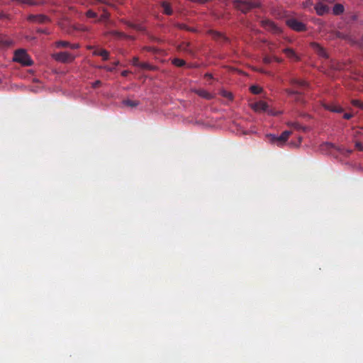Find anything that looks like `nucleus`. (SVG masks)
<instances>
[{"mask_svg": "<svg viewBox=\"0 0 363 363\" xmlns=\"http://www.w3.org/2000/svg\"><path fill=\"white\" fill-rule=\"evenodd\" d=\"M121 22L123 23L125 25H126L128 27L133 29L135 23H133L131 22L124 20V19H122Z\"/></svg>", "mask_w": 363, "mask_h": 363, "instance_id": "nucleus-37", "label": "nucleus"}, {"mask_svg": "<svg viewBox=\"0 0 363 363\" xmlns=\"http://www.w3.org/2000/svg\"><path fill=\"white\" fill-rule=\"evenodd\" d=\"M101 84H102L101 81L96 80V81H95L94 82L92 83V87L94 89H96V88H98V87L101 86Z\"/></svg>", "mask_w": 363, "mask_h": 363, "instance_id": "nucleus-38", "label": "nucleus"}, {"mask_svg": "<svg viewBox=\"0 0 363 363\" xmlns=\"http://www.w3.org/2000/svg\"><path fill=\"white\" fill-rule=\"evenodd\" d=\"M261 25L267 30L273 33H279L281 32L280 28H279L273 21L269 19H264L261 21Z\"/></svg>", "mask_w": 363, "mask_h": 363, "instance_id": "nucleus-7", "label": "nucleus"}, {"mask_svg": "<svg viewBox=\"0 0 363 363\" xmlns=\"http://www.w3.org/2000/svg\"><path fill=\"white\" fill-rule=\"evenodd\" d=\"M27 20L31 23H36L40 24L50 21L49 17L43 14H30L28 16Z\"/></svg>", "mask_w": 363, "mask_h": 363, "instance_id": "nucleus-9", "label": "nucleus"}, {"mask_svg": "<svg viewBox=\"0 0 363 363\" xmlns=\"http://www.w3.org/2000/svg\"><path fill=\"white\" fill-rule=\"evenodd\" d=\"M100 50H101V49H96V50L93 52V55H96V56H99V53H100Z\"/></svg>", "mask_w": 363, "mask_h": 363, "instance_id": "nucleus-48", "label": "nucleus"}, {"mask_svg": "<svg viewBox=\"0 0 363 363\" xmlns=\"http://www.w3.org/2000/svg\"><path fill=\"white\" fill-rule=\"evenodd\" d=\"M312 5V1L311 0H306L304 2H303V6L305 8H308Z\"/></svg>", "mask_w": 363, "mask_h": 363, "instance_id": "nucleus-41", "label": "nucleus"}, {"mask_svg": "<svg viewBox=\"0 0 363 363\" xmlns=\"http://www.w3.org/2000/svg\"><path fill=\"white\" fill-rule=\"evenodd\" d=\"M114 65H118V62H114Z\"/></svg>", "mask_w": 363, "mask_h": 363, "instance_id": "nucleus-54", "label": "nucleus"}, {"mask_svg": "<svg viewBox=\"0 0 363 363\" xmlns=\"http://www.w3.org/2000/svg\"><path fill=\"white\" fill-rule=\"evenodd\" d=\"M286 23L289 28L295 31L301 32L306 30V25L296 18H289Z\"/></svg>", "mask_w": 363, "mask_h": 363, "instance_id": "nucleus-6", "label": "nucleus"}, {"mask_svg": "<svg viewBox=\"0 0 363 363\" xmlns=\"http://www.w3.org/2000/svg\"><path fill=\"white\" fill-rule=\"evenodd\" d=\"M323 147L329 150L330 153H332L333 151H337L340 154L346 157L349 156L352 152V150L345 149L342 147H337L335 145L330 143H324L323 145Z\"/></svg>", "mask_w": 363, "mask_h": 363, "instance_id": "nucleus-4", "label": "nucleus"}, {"mask_svg": "<svg viewBox=\"0 0 363 363\" xmlns=\"http://www.w3.org/2000/svg\"><path fill=\"white\" fill-rule=\"evenodd\" d=\"M274 61H276L277 62H279V63H281L282 62L283 60L279 58V57H275L274 56L273 58H272Z\"/></svg>", "mask_w": 363, "mask_h": 363, "instance_id": "nucleus-47", "label": "nucleus"}, {"mask_svg": "<svg viewBox=\"0 0 363 363\" xmlns=\"http://www.w3.org/2000/svg\"><path fill=\"white\" fill-rule=\"evenodd\" d=\"M145 49L147 51H153V50H154L152 48H150V47H147Z\"/></svg>", "mask_w": 363, "mask_h": 363, "instance_id": "nucleus-50", "label": "nucleus"}, {"mask_svg": "<svg viewBox=\"0 0 363 363\" xmlns=\"http://www.w3.org/2000/svg\"><path fill=\"white\" fill-rule=\"evenodd\" d=\"M13 42L10 39L6 38L3 35H0V48L4 49L10 47Z\"/></svg>", "mask_w": 363, "mask_h": 363, "instance_id": "nucleus-18", "label": "nucleus"}, {"mask_svg": "<svg viewBox=\"0 0 363 363\" xmlns=\"http://www.w3.org/2000/svg\"><path fill=\"white\" fill-rule=\"evenodd\" d=\"M114 65H118V62H114Z\"/></svg>", "mask_w": 363, "mask_h": 363, "instance_id": "nucleus-55", "label": "nucleus"}, {"mask_svg": "<svg viewBox=\"0 0 363 363\" xmlns=\"http://www.w3.org/2000/svg\"><path fill=\"white\" fill-rule=\"evenodd\" d=\"M132 63L134 66L139 67L140 62H139V59L138 57H134L133 58Z\"/></svg>", "mask_w": 363, "mask_h": 363, "instance_id": "nucleus-40", "label": "nucleus"}, {"mask_svg": "<svg viewBox=\"0 0 363 363\" xmlns=\"http://www.w3.org/2000/svg\"><path fill=\"white\" fill-rule=\"evenodd\" d=\"M161 6L163 9V13L170 16L173 13V10L169 3L167 1H162L161 3Z\"/></svg>", "mask_w": 363, "mask_h": 363, "instance_id": "nucleus-19", "label": "nucleus"}, {"mask_svg": "<svg viewBox=\"0 0 363 363\" xmlns=\"http://www.w3.org/2000/svg\"><path fill=\"white\" fill-rule=\"evenodd\" d=\"M298 140H299V143H301V140H302V138H301V137H299V138H298Z\"/></svg>", "mask_w": 363, "mask_h": 363, "instance_id": "nucleus-53", "label": "nucleus"}, {"mask_svg": "<svg viewBox=\"0 0 363 363\" xmlns=\"http://www.w3.org/2000/svg\"><path fill=\"white\" fill-rule=\"evenodd\" d=\"M272 58L269 57V56H265L264 58H263V62L264 64H270L272 62Z\"/></svg>", "mask_w": 363, "mask_h": 363, "instance_id": "nucleus-39", "label": "nucleus"}, {"mask_svg": "<svg viewBox=\"0 0 363 363\" xmlns=\"http://www.w3.org/2000/svg\"><path fill=\"white\" fill-rule=\"evenodd\" d=\"M173 65H174L177 67H183L186 62L184 60L179 59V58H175L172 61Z\"/></svg>", "mask_w": 363, "mask_h": 363, "instance_id": "nucleus-29", "label": "nucleus"}, {"mask_svg": "<svg viewBox=\"0 0 363 363\" xmlns=\"http://www.w3.org/2000/svg\"><path fill=\"white\" fill-rule=\"evenodd\" d=\"M130 73V71H128V70H123V71H122V72H121V75H122L123 77H127Z\"/></svg>", "mask_w": 363, "mask_h": 363, "instance_id": "nucleus-46", "label": "nucleus"}, {"mask_svg": "<svg viewBox=\"0 0 363 363\" xmlns=\"http://www.w3.org/2000/svg\"><path fill=\"white\" fill-rule=\"evenodd\" d=\"M93 48H94L93 46L89 45V46H88V47H87V49L91 50V49H92Z\"/></svg>", "mask_w": 363, "mask_h": 363, "instance_id": "nucleus-52", "label": "nucleus"}, {"mask_svg": "<svg viewBox=\"0 0 363 363\" xmlns=\"http://www.w3.org/2000/svg\"><path fill=\"white\" fill-rule=\"evenodd\" d=\"M250 91L252 93H253L255 94H258L261 93L262 88L259 87V86L253 85L250 87Z\"/></svg>", "mask_w": 363, "mask_h": 363, "instance_id": "nucleus-32", "label": "nucleus"}, {"mask_svg": "<svg viewBox=\"0 0 363 363\" xmlns=\"http://www.w3.org/2000/svg\"><path fill=\"white\" fill-rule=\"evenodd\" d=\"M251 107L254 111H255L257 112H260V111H266L267 110L268 105L266 102L259 101L258 102H255V103L252 104L251 105Z\"/></svg>", "mask_w": 363, "mask_h": 363, "instance_id": "nucleus-13", "label": "nucleus"}, {"mask_svg": "<svg viewBox=\"0 0 363 363\" xmlns=\"http://www.w3.org/2000/svg\"><path fill=\"white\" fill-rule=\"evenodd\" d=\"M111 35L116 37V38H126V39H128V40H135V37L133 36V35H126L124 33H122V32H120V31H117V30H112L110 32Z\"/></svg>", "mask_w": 363, "mask_h": 363, "instance_id": "nucleus-16", "label": "nucleus"}, {"mask_svg": "<svg viewBox=\"0 0 363 363\" xmlns=\"http://www.w3.org/2000/svg\"><path fill=\"white\" fill-rule=\"evenodd\" d=\"M139 67L145 69H152V67L147 62H140Z\"/></svg>", "mask_w": 363, "mask_h": 363, "instance_id": "nucleus-34", "label": "nucleus"}, {"mask_svg": "<svg viewBox=\"0 0 363 363\" xmlns=\"http://www.w3.org/2000/svg\"><path fill=\"white\" fill-rule=\"evenodd\" d=\"M104 68L107 70V71H111L112 69L110 68V67H104Z\"/></svg>", "mask_w": 363, "mask_h": 363, "instance_id": "nucleus-51", "label": "nucleus"}, {"mask_svg": "<svg viewBox=\"0 0 363 363\" xmlns=\"http://www.w3.org/2000/svg\"><path fill=\"white\" fill-rule=\"evenodd\" d=\"M286 91L288 94V95H289V96H295V99L297 101H301V93L300 91H294V90H291V89H286Z\"/></svg>", "mask_w": 363, "mask_h": 363, "instance_id": "nucleus-23", "label": "nucleus"}, {"mask_svg": "<svg viewBox=\"0 0 363 363\" xmlns=\"http://www.w3.org/2000/svg\"><path fill=\"white\" fill-rule=\"evenodd\" d=\"M333 11L335 15H340L344 12V6L340 4H337L334 6Z\"/></svg>", "mask_w": 363, "mask_h": 363, "instance_id": "nucleus-26", "label": "nucleus"}, {"mask_svg": "<svg viewBox=\"0 0 363 363\" xmlns=\"http://www.w3.org/2000/svg\"><path fill=\"white\" fill-rule=\"evenodd\" d=\"M93 4L101 3L106 5H109L110 4L106 0H93Z\"/></svg>", "mask_w": 363, "mask_h": 363, "instance_id": "nucleus-43", "label": "nucleus"}, {"mask_svg": "<svg viewBox=\"0 0 363 363\" xmlns=\"http://www.w3.org/2000/svg\"><path fill=\"white\" fill-rule=\"evenodd\" d=\"M291 133L292 132L291 130H285L282 132L279 136L270 134L268 135L267 137L269 138L272 143H276L277 145L281 146L287 141L288 138L291 135Z\"/></svg>", "mask_w": 363, "mask_h": 363, "instance_id": "nucleus-3", "label": "nucleus"}, {"mask_svg": "<svg viewBox=\"0 0 363 363\" xmlns=\"http://www.w3.org/2000/svg\"><path fill=\"white\" fill-rule=\"evenodd\" d=\"M261 25L267 30L273 33H279L281 32L280 28H279L273 21L269 19H264L261 21Z\"/></svg>", "mask_w": 363, "mask_h": 363, "instance_id": "nucleus-8", "label": "nucleus"}, {"mask_svg": "<svg viewBox=\"0 0 363 363\" xmlns=\"http://www.w3.org/2000/svg\"><path fill=\"white\" fill-rule=\"evenodd\" d=\"M283 52L286 54V55L290 58V59H293L296 61H298L299 60V57H298V55H296V53L295 52V51L294 50H292L291 48H285Z\"/></svg>", "mask_w": 363, "mask_h": 363, "instance_id": "nucleus-17", "label": "nucleus"}, {"mask_svg": "<svg viewBox=\"0 0 363 363\" xmlns=\"http://www.w3.org/2000/svg\"><path fill=\"white\" fill-rule=\"evenodd\" d=\"M351 104L356 107H358L359 108L363 110V101H361L358 99H352L351 101Z\"/></svg>", "mask_w": 363, "mask_h": 363, "instance_id": "nucleus-31", "label": "nucleus"}, {"mask_svg": "<svg viewBox=\"0 0 363 363\" xmlns=\"http://www.w3.org/2000/svg\"><path fill=\"white\" fill-rule=\"evenodd\" d=\"M86 16L88 18H96L97 13L92 10H88L86 13Z\"/></svg>", "mask_w": 363, "mask_h": 363, "instance_id": "nucleus-35", "label": "nucleus"}, {"mask_svg": "<svg viewBox=\"0 0 363 363\" xmlns=\"http://www.w3.org/2000/svg\"><path fill=\"white\" fill-rule=\"evenodd\" d=\"M133 29H135L138 31H141V32L145 31V28L141 24H135V23Z\"/></svg>", "mask_w": 363, "mask_h": 363, "instance_id": "nucleus-36", "label": "nucleus"}, {"mask_svg": "<svg viewBox=\"0 0 363 363\" xmlns=\"http://www.w3.org/2000/svg\"><path fill=\"white\" fill-rule=\"evenodd\" d=\"M287 125L298 131L307 132L309 130L308 126H303L298 122H288Z\"/></svg>", "mask_w": 363, "mask_h": 363, "instance_id": "nucleus-14", "label": "nucleus"}, {"mask_svg": "<svg viewBox=\"0 0 363 363\" xmlns=\"http://www.w3.org/2000/svg\"><path fill=\"white\" fill-rule=\"evenodd\" d=\"M352 117V114L346 113L344 114L343 118L346 120H349Z\"/></svg>", "mask_w": 363, "mask_h": 363, "instance_id": "nucleus-45", "label": "nucleus"}, {"mask_svg": "<svg viewBox=\"0 0 363 363\" xmlns=\"http://www.w3.org/2000/svg\"><path fill=\"white\" fill-rule=\"evenodd\" d=\"M13 60L24 66H30L33 61L25 50L19 49L15 51Z\"/></svg>", "mask_w": 363, "mask_h": 363, "instance_id": "nucleus-2", "label": "nucleus"}, {"mask_svg": "<svg viewBox=\"0 0 363 363\" xmlns=\"http://www.w3.org/2000/svg\"><path fill=\"white\" fill-rule=\"evenodd\" d=\"M122 103L124 106L130 108H135L140 104V102L138 101H133L130 99H124Z\"/></svg>", "mask_w": 363, "mask_h": 363, "instance_id": "nucleus-22", "label": "nucleus"}, {"mask_svg": "<svg viewBox=\"0 0 363 363\" xmlns=\"http://www.w3.org/2000/svg\"><path fill=\"white\" fill-rule=\"evenodd\" d=\"M37 32L38 33H45V34H49V31L46 29H42V28H39L37 30Z\"/></svg>", "mask_w": 363, "mask_h": 363, "instance_id": "nucleus-44", "label": "nucleus"}, {"mask_svg": "<svg viewBox=\"0 0 363 363\" xmlns=\"http://www.w3.org/2000/svg\"><path fill=\"white\" fill-rule=\"evenodd\" d=\"M310 45L313 48V50L319 55V57L324 59L329 58L327 51L319 43L313 42L311 43Z\"/></svg>", "mask_w": 363, "mask_h": 363, "instance_id": "nucleus-10", "label": "nucleus"}, {"mask_svg": "<svg viewBox=\"0 0 363 363\" xmlns=\"http://www.w3.org/2000/svg\"><path fill=\"white\" fill-rule=\"evenodd\" d=\"M291 84L294 85H296L299 87H307L308 85L307 82H306L304 80L296 79H292Z\"/></svg>", "mask_w": 363, "mask_h": 363, "instance_id": "nucleus-24", "label": "nucleus"}, {"mask_svg": "<svg viewBox=\"0 0 363 363\" xmlns=\"http://www.w3.org/2000/svg\"><path fill=\"white\" fill-rule=\"evenodd\" d=\"M174 26L178 28L179 29L186 30L193 32V33H195L197 31V30L196 28L189 27L187 25H186L184 23H177L174 24Z\"/></svg>", "mask_w": 363, "mask_h": 363, "instance_id": "nucleus-21", "label": "nucleus"}, {"mask_svg": "<svg viewBox=\"0 0 363 363\" xmlns=\"http://www.w3.org/2000/svg\"><path fill=\"white\" fill-rule=\"evenodd\" d=\"M15 1L18 3H21V4H28L29 6H39V5H40V3L42 2L41 0H15Z\"/></svg>", "mask_w": 363, "mask_h": 363, "instance_id": "nucleus-20", "label": "nucleus"}, {"mask_svg": "<svg viewBox=\"0 0 363 363\" xmlns=\"http://www.w3.org/2000/svg\"><path fill=\"white\" fill-rule=\"evenodd\" d=\"M355 147L357 150H359V151H362L363 150V145L362 143L360 142H356L355 143Z\"/></svg>", "mask_w": 363, "mask_h": 363, "instance_id": "nucleus-42", "label": "nucleus"}, {"mask_svg": "<svg viewBox=\"0 0 363 363\" xmlns=\"http://www.w3.org/2000/svg\"><path fill=\"white\" fill-rule=\"evenodd\" d=\"M57 48H69L72 50H76L78 49L80 45L79 43H74L72 44L68 41L66 40H59L55 43Z\"/></svg>", "mask_w": 363, "mask_h": 363, "instance_id": "nucleus-12", "label": "nucleus"}, {"mask_svg": "<svg viewBox=\"0 0 363 363\" xmlns=\"http://www.w3.org/2000/svg\"><path fill=\"white\" fill-rule=\"evenodd\" d=\"M99 56H101L102 57L103 60L106 61V60H108L109 52L106 50L101 49Z\"/></svg>", "mask_w": 363, "mask_h": 363, "instance_id": "nucleus-30", "label": "nucleus"}, {"mask_svg": "<svg viewBox=\"0 0 363 363\" xmlns=\"http://www.w3.org/2000/svg\"><path fill=\"white\" fill-rule=\"evenodd\" d=\"M205 77H206V78H208V79H212V78H213V76H212V74H210V73H206V74H205Z\"/></svg>", "mask_w": 363, "mask_h": 363, "instance_id": "nucleus-49", "label": "nucleus"}, {"mask_svg": "<svg viewBox=\"0 0 363 363\" xmlns=\"http://www.w3.org/2000/svg\"><path fill=\"white\" fill-rule=\"evenodd\" d=\"M221 95L223 96V97H225L230 100H232L233 99V94L230 91H225V90H223L221 91Z\"/></svg>", "mask_w": 363, "mask_h": 363, "instance_id": "nucleus-33", "label": "nucleus"}, {"mask_svg": "<svg viewBox=\"0 0 363 363\" xmlns=\"http://www.w3.org/2000/svg\"><path fill=\"white\" fill-rule=\"evenodd\" d=\"M52 57L58 62L62 63H69L72 62L74 60L75 57L72 54L67 52H60L57 53H55L52 55Z\"/></svg>", "mask_w": 363, "mask_h": 363, "instance_id": "nucleus-5", "label": "nucleus"}, {"mask_svg": "<svg viewBox=\"0 0 363 363\" xmlns=\"http://www.w3.org/2000/svg\"><path fill=\"white\" fill-rule=\"evenodd\" d=\"M196 94L201 96L202 98H204V99H212V95L208 93V91L203 90V89H199L198 91H196Z\"/></svg>", "mask_w": 363, "mask_h": 363, "instance_id": "nucleus-25", "label": "nucleus"}, {"mask_svg": "<svg viewBox=\"0 0 363 363\" xmlns=\"http://www.w3.org/2000/svg\"><path fill=\"white\" fill-rule=\"evenodd\" d=\"M333 38H340V39H346L347 35L340 32V31H334L333 33Z\"/></svg>", "mask_w": 363, "mask_h": 363, "instance_id": "nucleus-28", "label": "nucleus"}, {"mask_svg": "<svg viewBox=\"0 0 363 363\" xmlns=\"http://www.w3.org/2000/svg\"><path fill=\"white\" fill-rule=\"evenodd\" d=\"M109 16H110V13L106 9H103V13L100 16V17L97 21L98 22L106 21L109 18Z\"/></svg>", "mask_w": 363, "mask_h": 363, "instance_id": "nucleus-27", "label": "nucleus"}, {"mask_svg": "<svg viewBox=\"0 0 363 363\" xmlns=\"http://www.w3.org/2000/svg\"><path fill=\"white\" fill-rule=\"evenodd\" d=\"M232 2L236 9L244 13L259 7L261 4L259 0H232Z\"/></svg>", "mask_w": 363, "mask_h": 363, "instance_id": "nucleus-1", "label": "nucleus"}, {"mask_svg": "<svg viewBox=\"0 0 363 363\" xmlns=\"http://www.w3.org/2000/svg\"><path fill=\"white\" fill-rule=\"evenodd\" d=\"M208 33L212 36V38L217 41L228 42V38L224 35L222 33L216 30H209Z\"/></svg>", "mask_w": 363, "mask_h": 363, "instance_id": "nucleus-11", "label": "nucleus"}, {"mask_svg": "<svg viewBox=\"0 0 363 363\" xmlns=\"http://www.w3.org/2000/svg\"><path fill=\"white\" fill-rule=\"evenodd\" d=\"M323 106L325 109L334 113H342L343 111V108L342 107L335 104H323Z\"/></svg>", "mask_w": 363, "mask_h": 363, "instance_id": "nucleus-15", "label": "nucleus"}]
</instances>
